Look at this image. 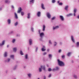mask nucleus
<instances>
[{"label":"nucleus","mask_w":79,"mask_h":79,"mask_svg":"<svg viewBox=\"0 0 79 79\" xmlns=\"http://www.w3.org/2000/svg\"><path fill=\"white\" fill-rule=\"evenodd\" d=\"M57 60L58 61L59 65V66H64V62L62 61H60V60L58 59Z\"/></svg>","instance_id":"f257e3e1"},{"label":"nucleus","mask_w":79,"mask_h":79,"mask_svg":"<svg viewBox=\"0 0 79 79\" xmlns=\"http://www.w3.org/2000/svg\"><path fill=\"white\" fill-rule=\"evenodd\" d=\"M47 16L48 18L49 19H50V18H51V15L50 13L48 12L47 13Z\"/></svg>","instance_id":"f03ea898"},{"label":"nucleus","mask_w":79,"mask_h":79,"mask_svg":"<svg viewBox=\"0 0 79 79\" xmlns=\"http://www.w3.org/2000/svg\"><path fill=\"white\" fill-rule=\"evenodd\" d=\"M37 15L38 17H40V15H41V12H40V11L38 12L37 13Z\"/></svg>","instance_id":"7ed1b4c3"},{"label":"nucleus","mask_w":79,"mask_h":79,"mask_svg":"<svg viewBox=\"0 0 79 79\" xmlns=\"http://www.w3.org/2000/svg\"><path fill=\"white\" fill-rule=\"evenodd\" d=\"M40 37L41 38L43 37V36H44V32L40 33Z\"/></svg>","instance_id":"20e7f679"},{"label":"nucleus","mask_w":79,"mask_h":79,"mask_svg":"<svg viewBox=\"0 0 79 79\" xmlns=\"http://www.w3.org/2000/svg\"><path fill=\"white\" fill-rule=\"evenodd\" d=\"M32 39H30L29 40V42L30 45H31V44H32Z\"/></svg>","instance_id":"39448f33"},{"label":"nucleus","mask_w":79,"mask_h":79,"mask_svg":"<svg viewBox=\"0 0 79 79\" xmlns=\"http://www.w3.org/2000/svg\"><path fill=\"white\" fill-rule=\"evenodd\" d=\"M14 15H15V18L16 19H18V15H17V14H16V13H14Z\"/></svg>","instance_id":"423d86ee"},{"label":"nucleus","mask_w":79,"mask_h":79,"mask_svg":"<svg viewBox=\"0 0 79 79\" xmlns=\"http://www.w3.org/2000/svg\"><path fill=\"white\" fill-rule=\"evenodd\" d=\"M77 11V9H75L74 11V16H76V13Z\"/></svg>","instance_id":"0eeeda50"},{"label":"nucleus","mask_w":79,"mask_h":79,"mask_svg":"<svg viewBox=\"0 0 79 79\" xmlns=\"http://www.w3.org/2000/svg\"><path fill=\"white\" fill-rule=\"evenodd\" d=\"M5 44V40H3L2 41V44H0V46H2V45H3Z\"/></svg>","instance_id":"6e6552de"},{"label":"nucleus","mask_w":79,"mask_h":79,"mask_svg":"<svg viewBox=\"0 0 79 79\" xmlns=\"http://www.w3.org/2000/svg\"><path fill=\"white\" fill-rule=\"evenodd\" d=\"M71 39H72V40L73 41V42L74 43L75 42L74 40V37H73V36H71Z\"/></svg>","instance_id":"1a4fd4ad"},{"label":"nucleus","mask_w":79,"mask_h":79,"mask_svg":"<svg viewBox=\"0 0 79 79\" xmlns=\"http://www.w3.org/2000/svg\"><path fill=\"white\" fill-rule=\"evenodd\" d=\"M60 18L61 19V20H64V17L63 16L60 15Z\"/></svg>","instance_id":"9d476101"},{"label":"nucleus","mask_w":79,"mask_h":79,"mask_svg":"<svg viewBox=\"0 0 79 79\" xmlns=\"http://www.w3.org/2000/svg\"><path fill=\"white\" fill-rule=\"evenodd\" d=\"M59 27V26H56L55 27H53V30H55V29H58V28Z\"/></svg>","instance_id":"9b49d317"},{"label":"nucleus","mask_w":79,"mask_h":79,"mask_svg":"<svg viewBox=\"0 0 79 79\" xmlns=\"http://www.w3.org/2000/svg\"><path fill=\"white\" fill-rule=\"evenodd\" d=\"M41 67L43 69H44V71H45V66H41Z\"/></svg>","instance_id":"f8f14e48"},{"label":"nucleus","mask_w":79,"mask_h":79,"mask_svg":"<svg viewBox=\"0 0 79 79\" xmlns=\"http://www.w3.org/2000/svg\"><path fill=\"white\" fill-rule=\"evenodd\" d=\"M45 26L44 25H43V31H45Z\"/></svg>","instance_id":"ddd939ff"},{"label":"nucleus","mask_w":79,"mask_h":79,"mask_svg":"<svg viewBox=\"0 0 79 79\" xmlns=\"http://www.w3.org/2000/svg\"><path fill=\"white\" fill-rule=\"evenodd\" d=\"M41 7L44 10H45V7H44V4H42Z\"/></svg>","instance_id":"4468645a"},{"label":"nucleus","mask_w":79,"mask_h":79,"mask_svg":"<svg viewBox=\"0 0 79 79\" xmlns=\"http://www.w3.org/2000/svg\"><path fill=\"white\" fill-rule=\"evenodd\" d=\"M13 50L14 52H16V48H13Z\"/></svg>","instance_id":"2eb2a0df"},{"label":"nucleus","mask_w":79,"mask_h":79,"mask_svg":"<svg viewBox=\"0 0 79 79\" xmlns=\"http://www.w3.org/2000/svg\"><path fill=\"white\" fill-rule=\"evenodd\" d=\"M20 13H21L22 16H23L24 15V12H23L21 11L20 12Z\"/></svg>","instance_id":"dca6fc26"},{"label":"nucleus","mask_w":79,"mask_h":79,"mask_svg":"<svg viewBox=\"0 0 79 79\" xmlns=\"http://www.w3.org/2000/svg\"><path fill=\"white\" fill-rule=\"evenodd\" d=\"M31 15V14L30 13H29L28 14V16L27 17V18L29 19L30 18V15Z\"/></svg>","instance_id":"f3484780"},{"label":"nucleus","mask_w":79,"mask_h":79,"mask_svg":"<svg viewBox=\"0 0 79 79\" xmlns=\"http://www.w3.org/2000/svg\"><path fill=\"white\" fill-rule=\"evenodd\" d=\"M71 52H69L67 54V56H69L71 55Z\"/></svg>","instance_id":"a211bd4d"},{"label":"nucleus","mask_w":79,"mask_h":79,"mask_svg":"<svg viewBox=\"0 0 79 79\" xmlns=\"http://www.w3.org/2000/svg\"><path fill=\"white\" fill-rule=\"evenodd\" d=\"M73 15V14H69L67 15V17H68L69 16H72Z\"/></svg>","instance_id":"6ab92c4d"},{"label":"nucleus","mask_w":79,"mask_h":79,"mask_svg":"<svg viewBox=\"0 0 79 79\" xmlns=\"http://www.w3.org/2000/svg\"><path fill=\"white\" fill-rule=\"evenodd\" d=\"M41 50H42V52H45V51L46 50V49H45L44 48H42L41 49Z\"/></svg>","instance_id":"aec40b11"},{"label":"nucleus","mask_w":79,"mask_h":79,"mask_svg":"<svg viewBox=\"0 0 79 79\" xmlns=\"http://www.w3.org/2000/svg\"><path fill=\"white\" fill-rule=\"evenodd\" d=\"M4 56L5 57H6L7 56V52H5L4 53Z\"/></svg>","instance_id":"412c9836"},{"label":"nucleus","mask_w":79,"mask_h":79,"mask_svg":"<svg viewBox=\"0 0 79 79\" xmlns=\"http://www.w3.org/2000/svg\"><path fill=\"white\" fill-rule=\"evenodd\" d=\"M69 7V6H66L65 8V10H68V8Z\"/></svg>","instance_id":"4be33fe9"},{"label":"nucleus","mask_w":79,"mask_h":79,"mask_svg":"<svg viewBox=\"0 0 79 79\" xmlns=\"http://www.w3.org/2000/svg\"><path fill=\"white\" fill-rule=\"evenodd\" d=\"M56 19V17H52V20H54V19Z\"/></svg>","instance_id":"5701e85b"},{"label":"nucleus","mask_w":79,"mask_h":79,"mask_svg":"<svg viewBox=\"0 0 79 79\" xmlns=\"http://www.w3.org/2000/svg\"><path fill=\"white\" fill-rule=\"evenodd\" d=\"M30 2L31 3H34V0H31L30 1Z\"/></svg>","instance_id":"b1692460"},{"label":"nucleus","mask_w":79,"mask_h":79,"mask_svg":"<svg viewBox=\"0 0 79 79\" xmlns=\"http://www.w3.org/2000/svg\"><path fill=\"white\" fill-rule=\"evenodd\" d=\"M20 53L21 55H24V53H23V52L22 51H21Z\"/></svg>","instance_id":"393cba45"},{"label":"nucleus","mask_w":79,"mask_h":79,"mask_svg":"<svg viewBox=\"0 0 79 79\" xmlns=\"http://www.w3.org/2000/svg\"><path fill=\"white\" fill-rule=\"evenodd\" d=\"M52 70V69L50 68H49L48 69V71H51Z\"/></svg>","instance_id":"a878e982"},{"label":"nucleus","mask_w":79,"mask_h":79,"mask_svg":"<svg viewBox=\"0 0 79 79\" xmlns=\"http://www.w3.org/2000/svg\"><path fill=\"white\" fill-rule=\"evenodd\" d=\"M18 13H20V7H19V10H18L17 12Z\"/></svg>","instance_id":"bb28decb"},{"label":"nucleus","mask_w":79,"mask_h":79,"mask_svg":"<svg viewBox=\"0 0 79 79\" xmlns=\"http://www.w3.org/2000/svg\"><path fill=\"white\" fill-rule=\"evenodd\" d=\"M77 47H79V42H77Z\"/></svg>","instance_id":"cd10ccee"},{"label":"nucleus","mask_w":79,"mask_h":79,"mask_svg":"<svg viewBox=\"0 0 79 79\" xmlns=\"http://www.w3.org/2000/svg\"><path fill=\"white\" fill-rule=\"evenodd\" d=\"M15 39H14L12 41V43H15Z\"/></svg>","instance_id":"c85d7f7f"},{"label":"nucleus","mask_w":79,"mask_h":79,"mask_svg":"<svg viewBox=\"0 0 79 79\" xmlns=\"http://www.w3.org/2000/svg\"><path fill=\"white\" fill-rule=\"evenodd\" d=\"M39 70L40 72H42V70L41 68H40L39 69Z\"/></svg>","instance_id":"c756f323"},{"label":"nucleus","mask_w":79,"mask_h":79,"mask_svg":"<svg viewBox=\"0 0 79 79\" xmlns=\"http://www.w3.org/2000/svg\"><path fill=\"white\" fill-rule=\"evenodd\" d=\"M10 57L12 58H14V55H11L10 56Z\"/></svg>","instance_id":"7c9ffc66"},{"label":"nucleus","mask_w":79,"mask_h":79,"mask_svg":"<svg viewBox=\"0 0 79 79\" xmlns=\"http://www.w3.org/2000/svg\"><path fill=\"white\" fill-rule=\"evenodd\" d=\"M64 57H65V56H64V55H63L62 56V58L63 59H64Z\"/></svg>","instance_id":"2f4dec72"},{"label":"nucleus","mask_w":79,"mask_h":79,"mask_svg":"<svg viewBox=\"0 0 79 79\" xmlns=\"http://www.w3.org/2000/svg\"><path fill=\"white\" fill-rule=\"evenodd\" d=\"M18 22H16V23H15V26H17L18 25Z\"/></svg>","instance_id":"473e14b6"},{"label":"nucleus","mask_w":79,"mask_h":79,"mask_svg":"<svg viewBox=\"0 0 79 79\" xmlns=\"http://www.w3.org/2000/svg\"><path fill=\"white\" fill-rule=\"evenodd\" d=\"M55 0H52V3H55Z\"/></svg>","instance_id":"72a5a7b5"},{"label":"nucleus","mask_w":79,"mask_h":79,"mask_svg":"<svg viewBox=\"0 0 79 79\" xmlns=\"http://www.w3.org/2000/svg\"><path fill=\"white\" fill-rule=\"evenodd\" d=\"M49 58H52V55H51V54H49Z\"/></svg>","instance_id":"f704fd0d"},{"label":"nucleus","mask_w":79,"mask_h":79,"mask_svg":"<svg viewBox=\"0 0 79 79\" xmlns=\"http://www.w3.org/2000/svg\"><path fill=\"white\" fill-rule=\"evenodd\" d=\"M74 77L75 78V79H77V76L76 75H74Z\"/></svg>","instance_id":"c9c22d12"},{"label":"nucleus","mask_w":79,"mask_h":79,"mask_svg":"<svg viewBox=\"0 0 79 79\" xmlns=\"http://www.w3.org/2000/svg\"><path fill=\"white\" fill-rule=\"evenodd\" d=\"M7 22H8L9 24H10L11 23V21L10 20H8Z\"/></svg>","instance_id":"e433bc0d"},{"label":"nucleus","mask_w":79,"mask_h":79,"mask_svg":"<svg viewBox=\"0 0 79 79\" xmlns=\"http://www.w3.org/2000/svg\"><path fill=\"white\" fill-rule=\"evenodd\" d=\"M59 5H63V3L62 2H60L59 4Z\"/></svg>","instance_id":"4c0bfd02"},{"label":"nucleus","mask_w":79,"mask_h":79,"mask_svg":"<svg viewBox=\"0 0 79 79\" xmlns=\"http://www.w3.org/2000/svg\"><path fill=\"white\" fill-rule=\"evenodd\" d=\"M27 54H26L25 56V58L26 59H27Z\"/></svg>","instance_id":"58836bf2"},{"label":"nucleus","mask_w":79,"mask_h":79,"mask_svg":"<svg viewBox=\"0 0 79 79\" xmlns=\"http://www.w3.org/2000/svg\"><path fill=\"white\" fill-rule=\"evenodd\" d=\"M53 71H56V69H52Z\"/></svg>","instance_id":"ea45409f"},{"label":"nucleus","mask_w":79,"mask_h":79,"mask_svg":"<svg viewBox=\"0 0 79 79\" xmlns=\"http://www.w3.org/2000/svg\"><path fill=\"white\" fill-rule=\"evenodd\" d=\"M56 71H57V70H58L59 69V68H58V67H56Z\"/></svg>","instance_id":"a19ab883"},{"label":"nucleus","mask_w":79,"mask_h":79,"mask_svg":"<svg viewBox=\"0 0 79 79\" xmlns=\"http://www.w3.org/2000/svg\"><path fill=\"white\" fill-rule=\"evenodd\" d=\"M8 1L7 0H5V3H8Z\"/></svg>","instance_id":"79ce46f5"},{"label":"nucleus","mask_w":79,"mask_h":79,"mask_svg":"<svg viewBox=\"0 0 79 79\" xmlns=\"http://www.w3.org/2000/svg\"><path fill=\"white\" fill-rule=\"evenodd\" d=\"M49 43L50 44H52V43L51 42V40H49Z\"/></svg>","instance_id":"37998d69"},{"label":"nucleus","mask_w":79,"mask_h":79,"mask_svg":"<svg viewBox=\"0 0 79 79\" xmlns=\"http://www.w3.org/2000/svg\"><path fill=\"white\" fill-rule=\"evenodd\" d=\"M57 45V43L56 42H55V44H54L55 46H56Z\"/></svg>","instance_id":"c03bdc74"},{"label":"nucleus","mask_w":79,"mask_h":79,"mask_svg":"<svg viewBox=\"0 0 79 79\" xmlns=\"http://www.w3.org/2000/svg\"><path fill=\"white\" fill-rule=\"evenodd\" d=\"M44 55H47V52H44L43 54Z\"/></svg>","instance_id":"a18cd8bd"},{"label":"nucleus","mask_w":79,"mask_h":79,"mask_svg":"<svg viewBox=\"0 0 79 79\" xmlns=\"http://www.w3.org/2000/svg\"><path fill=\"white\" fill-rule=\"evenodd\" d=\"M28 75L29 77H31V74H28Z\"/></svg>","instance_id":"49530a36"},{"label":"nucleus","mask_w":79,"mask_h":79,"mask_svg":"<svg viewBox=\"0 0 79 79\" xmlns=\"http://www.w3.org/2000/svg\"><path fill=\"white\" fill-rule=\"evenodd\" d=\"M60 52H61V50H59V52L60 53Z\"/></svg>","instance_id":"de8ad7c7"},{"label":"nucleus","mask_w":79,"mask_h":79,"mask_svg":"<svg viewBox=\"0 0 79 79\" xmlns=\"http://www.w3.org/2000/svg\"><path fill=\"white\" fill-rule=\"evenodd\" d=\"M51 74H50L48 76V77H51Z\"/></svg>","instance_id":"09e8293b"},{"label":"nucleus","mask_w":79,"mask_h":79,"mask_svg":"<svg viewBox=\"0 0 79 79\" xmlns=\"http://www.w3.org/2000/svg\"><path fill=\"white\" fill-rule=\"evenodd\" d=\"M10 61V59H8V62H9Z\"/></svg>","instance_id":"8fccbe9b"},{"label":"nucleus","mask_w":79,"mask_h":79,"mask_svg":"<svg viewBox=\"0 0 79 79\" xmlns=\"http://www.w3.org/2000/svg\"><path fill=\"white\" fill-rule=\"evenodd\" d=\"M22 8H20V12H21V11H22Z\"/></svg>","instance_id":"3c124183"},{"label":"nucleus","mask_w":79,"mask_h":79,"mask_svg":"<svg viewBox=\"0 0 79 79\" xmlns=\"http://www.w3.org/2000/svg\"><path fill=\"white\" fill-rule=\"evenodd\" d=\"M44 79H46V77L45 76H44Z\"/></svg>","instance_id":"603ef678"},{"label":"nucleus","mask_w":79,"mask_h":79,"mask_svg":"<svg viewBox=\"0 0 79 79\" xmlns=\"http://www.w3.org/2000/svg\"><path fill=\"white\" fill-rule=\"evenodd\" d=\"M43 48H45V46H43Z\"/></svg>","instance_id":"864d4df0"},{"label":"nucleus","mask_w":79,"mask_h":79,"mask_svg":"<svg viewBox=\"0 0 79 79\" xmlns=\"http://www.w3.org/2000/svg\"><path fill=\"white\" fill-rule=\"evenodd\" d=\"M77 18H78V19H79V15L77 16Z\"/></svg>","instance_id":"5fc2aeb1"},{"label":"nucleus","mask_w":79,"mask_h":79,"mask_svg":"<svg viewBox=\"0 0 79 79\" xmlns=\"http://www.w3.org/2000/svg\"><path fill=\"white\" fill-rule=\"evenodd\" d=\"M39 32L40 34V30L39 31Z\"/></svg>","instance_id":"6e6d98bb"},{"label":"nucleus","mask_w":79,"mask_h":79,"mask_svg":"<svg viewBox=\"0 0 79 79\" xmlns=\"http://www.w3.org/2000/svg\"><path fill=\"white\" fill-rule=\"evenodd\" d=\"M32 31H33V28H31Z\"/></svg>","instance_id":"4d7b16f0"},{"label":"nucleus","mask_w":79,"mask_h":79,"mask_svg":"<svg viewBox=\"0 0 79 79\" xmlns=\"http://www.w3.org/2000/svg\"><path fill=\"white\" fill-rule=\"evenodd\" d=\"M50 50H49V49H48V50H47V51H48V52H49V51Z\"/></svg>","instance_id":"13d9d810"},{"label":"nucleus","mask_w":79,"mask_h":79,"mask_svg":"<svg viewBox=\"0 0 79 79\" xmlns=\"http://www.w3.org/2000/svg\"><path fill=\"white\" fill-rule=\"evenodd\" d=\"M57 3H60V1H58Z\"/></svg>","instance_id":"bf43d9fd"},{"label":"nucleus","mask_w":79,"mask_h":79,"mask_svg":"<svg viewBox=\"0 0 79 79\" xmlns=\"http://www.w3.org/2000/svg\"><path fill=\"white\" fill-rule=\"evenodd\" d=\"M12 8H14V6H12Z\"/></svg>","instance_id":"052dcab7"},{"label":"nucleus","mask_w":79,"mask_h":79,"mask_svg":"<svg viewBox=\"0 0 79 79\" xmlns=\"http://www.w3.org/2000/svg\"><path fill=\"white\" fill-rule=\"evenodd\" d=\"M9 47V46L8 45H7V47Z\"/></svg>","instance_id":"680f3d73"},{"label":"nucleus","mask_w":79,"mask_h":79,"mask_svg":"<svg viewBox=\"0 0 79 79\" xmlns=\"http://www.w3.org/2000/svg\"><path fill=\"white\" fill-rule=\"evenodd\" d=\"M47 66H48V67L49 66H48V65H47Z\"/></svg>","instance_id":"e2e57ef3"},{"label":"nucleus","mask_w":79,"mask_h":79,"mask_svg":"<svg viewBox=\"0 0 79 79\" xmlns=\"http://www.w3.org/2000/svg\"><path fill=\"white\" fill-rule=\"evenodd\" d=\"M37 50V48H36V50Z\"/></svg>","instance_id":"0e129e2a"},{"label":"nucleus","mask_w":79,"mask_h":79,"mask_svg":"<svg viewBox=\"0 0 79 79\" xmlns=\"http://www.w3.org/2000/svg\"><path fill=\"white\" fill-rule=\"evenodd\" d=\"M38 79H40V78H38Z\"/></svg>","instance_id":"69168bd1"},{"label":"nucleus","mask_w":79,"mask_h":79,"mask_svg":"<svg viewBox=\"0 0 79 79\" xmlns=\"http://www.w3.org/2000/svg\"><path fill=\"white\" fill-rule=\"evenodd\" d=\"M0 10H2V9L0 8Z\"/></svg>","instance_id":"338daca9"},{"label":"nucleus","mask_w":79,"mask_h":79,"mask_svg":"<svg viewBox=\"0 0 79 79\" xmlns=\"http://www.w3.org/2000/svg\"><path fill=\"white\" fill-rule=\"evenodd\" d=\"M8 20H10V19H8Z\"/></svg>","instance_id":"774afa93"}]
</instances>
